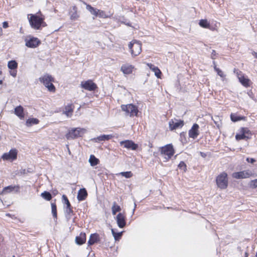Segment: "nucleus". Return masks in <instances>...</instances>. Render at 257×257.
Returning <instances> with one entry per match:
<instances>
[{
	"instance_id": "56",
	"label": "nucleus",
	"mask_w": 257,
	"mask_h": 257,
	"mask_svg": "<svg viewBox=\"0 0 257 257\" xmlns=\"http://www.w3.org/2000/svg\"><path fill=\"white\" fill-rule=\"evenodd\" d=\"M3 83V80H0V84H2Z\"/></svg>"
},
{
	"instance_id": "47",
	"label": "nucleus",
	"mask_w": 257,
	"mask_h": 257,
	"mask_svg": "<svg viewBox=\"0 0 257 257\" xmlns=\"http://www.w3.org/2000/svg\"><path fill=\"white\" fill-rule=\"evenodd\" d=\"M246 160L247 162L250 163L251 164H253L255 162V160L253 158H247Z\"/></svg>"
},
{
	"instance_id": "42",
	"label": "nucleus",
	"mask_w": 257,
	"mask_h": 257,
	"mask_svg": "<svg viewBox=\"0 0 257 257\" xmlns=\"http://www.w3.org/2000/svg\"><path fill=\"white\" fill-rule=\"evenodd\" d=\"M214 70L217 73V74L219 75L221 77H224L225 75L223 74V72L219 68H217L216 65H215L214 67Z\"/></svg>"
},
{
	"instance_id": "51",
	"label": "nucleus",
	"mask_w": 257,
	"mask_h": 257,
	"mask_svg": "<svg viewBox=\"0 0 257 257\" xmlns=\"http://www.w3.org/2000/svg\"><path fill=\"white\" fill-rule=\"evenodd\" d=\"M252 54L253 56H254V57H255V58H257V53H256V52H255L253 51V52H252Z\"/></svg>"
},
{
	"instance_id": "49",
	"label": "nucleus",
	"mask_w": 257,
	"mask_h": 257,
	"mask_svg": "<svg viewBox=\"0 0 257 257\" xmlns=\"http://www.w3.org/2000/svg\"><path fill=\"white\" fill-rule=\"evenodd\" d=\"M9 27V25L7 22H4L3 23V27L5 29Z\"/></svg>"
},
{
	"instance_id": "3",
	"label": "nucleus",
	"mask_w": 257,
	"mask_h": 257,
	"mask_svg": "<svg viewBox=\"0 0 257 257\" xmlns=\"http://www.w3.org/2000/svg\"><path fill=\"white\" fill-rule=\"evenodd\" d=\"M128 48L133 57L139 55L142 52V43L136 40H133L128 44Z\"/></svg>"
},
{
	"instance_id": "46",
	"label": "nucleus",
	"mask_w": 257,
	"mask_h": 257,
	"mask_svg": "<svg viewBox=\"0 0 257 257\" xmlns=\"http://www.w3.org/2000/svg\"><path fill=\"white\" fill-rule=\"evenodd\" d=\"M216 55V51L214 50H212L211 54V59L214 60L215 59V57Z\"/></svg>"
},
{
	"instance_id": "30",
	"label": "nucleus",
	"mask_w": 257,
	"mask_h": 257,
	"mask_svg": "<svg viewBox=\"0 0 257 257\" xmlns=\"http://www.w3.org/2000/svg\"><path fill=\"white\" fill-rule=\"evenodd\" d=\"M121 210L120 206L117 205L115 202L113 203V205L111 208L112 214L114 215L117 212Z\"/></svg>"
},
{
	"instance_id": "37",
	"label": "nucleus",
	"mask_w": 257,
	"mask_h": 257,
	"mask_svg": "<svg viewBox=\"0 0 257 257\" xmlns=\"http://www.w3.org/2000/svg\"><path fill=\"white\" fill-rule=\"evenodd\" d=\"M51 209H52V213L53 217L57 219V207L54 203H51Z\"/></svg>"
},
{
	"instance_id": "61",
	"label": "nucleus",
	"mask_w": 257,
	"mask_h": 257,
	"mask_svg": "<svg viewBox=\"0 0 257 257\" xmlns=\"http://www.w3.org/2000/svg\"><path fill=\"white\" fill-rule=\"evenodd\" d=\"M12 257H15V256L14 255V256H13Z\"/></svg>"
},
{
	"instance_id": "7",
	"label": "nucleus",
	"mask_w": 257,
	"mask_h": 257,
	"mask_svg": "<svg viewBox=\"0 0 257 257\" xmlns=\"http://www.w3.org/2000/svg\"><path fill=\"white\" fill-rule=\"evenodd\" d=\"M18 151L16 149H11L8 153H4L2 156V159L5 161L15 160L17 158Z\"/></svg>"
},
{
	"instance_id": "1",
	"label": "nucleus",
	"mask_w": 257,
	"mask_h": 257,
	"mask_svg": "<svg viewBox=\"0 0 257 257\" xmlns=\"http://www.w3.org/2000/svg\"><path fill=\"white\" fill-rule=\"evenodd\" d=\"M44 20V17H40L37 15L32 14L29 18V22L31 27L35 30H40L42 27L47 26V24Z\"/></svg>"
},
{
	"instance_id": "27",
	"label": "nucleus",
	"mask_w": 257,
	"mask_h": 257,
	"mask_svg": "<svg viewBox=\"0 0 257 257\" xmlns=\"http://www.w3.org/2000/svg\"><path fill=\"white\" fill-rule=\"evenodd\" d=\"M89 162L91 166H95L99 163V160L94 155H91L90 156Z\"/></svg>"
},
{
	"instance_id": "36",
	"label": "nucleus",
	"mask_w": 257,
	"mask_h": 257,
	"mask_svg": "<svg viewBox=\"0 0 257 257\" xmlns=\"http://www.w3.org/2000/svg\"><path fill=\"white\" fill-rule=\"evenodd\" d=\"M41 196L46 199V200L49 201L52 198V195L50 193L47 191H44L41 194Z\"/></svg>"
},
{
	"instance_id": "48",
	"label": "nucleus",
	"mask_w": 257,
	"mask_h": 257,
	"mask_svg": "<svg viewBox=\"0 0 257 257\" xmlns=\"http://www.w3.org/2000/svg\"><path fill=\"white\" fill-rule=\"evenodd\" d=\"M10 74L14 77H15L17 75V71L14 70V71H11Z\"/></svg>"
},
{
	"instance_id": "41",
	"label": "nucleus",
	"mask_w": 257,
	"mask_h": 257,
	"mask_svg": "<svg viewBox=\"0 0 257 257\" xmlns=\"http://www.w3.org/2000/svg\"><path fill=\"white\" fill-rule=\"evenodd\" d=\"M120 175L126 178H130L133 176V174L131 171L122 172L120 173Z\"/></svg>"
},
{
	"instance_id": "52",
	"label": "nucleus",
	"mask_w": 257,
	"mask_h": 257,
	"mask_svg": "<svg viewBox=\"0 0 257 257\" xmlns=\"http://www.w3.org/2000/svg\"><path fill=\"white\" fill-rule=\"evenodd\" d=\"M21 173L22 174H25L26 173V170L25 169L22 170V171H21Z\"/></svg>"
},
{
	"instance_id": "29",
	"label": "nucleus",
	"mask_w": 257,
	"mask_h": 257,
	"mask_svg": "<svg viewBox=\"0 0 257 257\" xmlns=\"http://www.w3.org/2000/svg\"><path fill=\"white\" fill-rule=\"evenodd\" d=\"M73 211L71 207H68L65 208V216L68 220H69L71 218V217L73 214Z\"/></svg>"
},
{
	"instance_id": "14",
	"label": "nucleus",
	"mask_w": 257,
	"mask_h": 257,
	"mask_svg": "<svg viewBox=\"0 0 257 257\" xmlns=\"http://www.w3.org/2000/svg\"><path fill=\"white\" fill-rule=\"evenodd\" d=\"M117 224L119 228H122L126 225L125 217L124 215L121 213H119L115 218Z\"/></svg>"
},
{
	"instance_id": "31",
	"label": "nucleus",
	"mask_w": 257,
	"mask_h": 257,
	"mask_svg": "<svg viewBox=\"0 0 257 257\" xmlns=\"http://www.w3.org/2000/svg\"><path fill=\"white\" fill-rule=\"evenodd\" d=\"M230 118L232 121L236 122L241 120H244L245 119V117L238 116L236 114L231 113L230 115Z\"/></svg>"
},
{
	"instance_id": "26",
	"label": "nucleus",
	"mask_w": 257,
	"mask_h": 257,
	"mask_svg": "<svg viewBox=\"0 0 257 257\" xmlns=\"http://www.w3.org/2000/svg\"><path fill=\"white\" fill-rule=\"evenodd\" d=\"M86 8L87 10H88L91 13V15L96 17L97 12H98V9L92 7L90 5H86Z\"/></svg>"
},
{
	"instance_id": "34",
	"label": "nucleus",
	"mask_w": 257,
	"mask_h": 257,
	"mask_svg": "<svg viewBox=\"0 0 257 257\" xmlns=\"http://www.w3.org/2000/svg\"><path fill=\"white\" fill-rule=\"evenodd\" d=\"M112 137V135H103L100 136L98 137L96 139L98 141H104L106 140H108L111 139Z\"/></svg>"
},
{
	"instance_id": "45",
	"label": "nucleus",
	"mask_w": 257,
	"mask_h": 257,
	"mask_svg": "<svg viewBox=\"0 0 257 257\" xmlns=\"http://www.w3.org/2000/svg\"><path fill=\"white\" fill-rule=\"evenodd\" d=\"M62 198L64 201V203L66 204V207H71V204L67 198V197H66V195H63L62 196Z\"/></svg>"
},
{
	"instance_id": "13",
	"label": "nucleus",
	"mask_w": 257,
	"mask_h": 257,
	"mask_svg": "<svg viewBox=\"0 0 257 257\" xmlns=\"http://www.w3.org/2000/svg\"><path fill=\"white\" fill-rule=\"evenodd\" d=\"M199 126L197 123H194L192 125L191 128L189 131V137L193 139H195L199 134Z\"/></svg>"
},
{
	"instance_id": "55",
	"label": "nucleus",
	"mask_w": 257,
	"mask_h": 257,
	"mask_svg": "<svg viewBox=\"0 0 257 257\" xmlns=\"http://www.w3.org/2000/svg\"><path fill=\"white\" fill-rule=\"evenodd\" d=\"M248 256V253L247 252H245V257H247Z\"/></svg>"
},
{
	"instance_id": "16",
	"label": "nucleus",
	"mask_w": 257,
	"mask_h": 257,
	"mask_svg": "<svg viewBox=\"0 0 257 257\" xmlns=\"http://www.w3.org/2000/svg\"><path fill=\"white\" fill-rule=\"evenodd\" d=\"M147 65L153 72H154L155 76L157 78H161L162 72L158 67L155 66L151 63H147Z\"/></svg>"
},
{
	"instance_id": "9",
	"label": "nucleus",
	"mask_w": 257,
	"mask_h": 257,
	"mask_svg": "<svg viewBox=\"0 0 257 257\" xmlns=\"http://www.w3.org/2000/svg\"><path fill=\"white\" fill-rule=\"evenodd\" d=\"M120 145L123 146L124 148L133 151L136 150L138 148V145L135 144L133 141L125 140L120 142Z\"/></svg>"
},
{
	"instance_id": "39",
	"label": "nucleus",
	"mask_w": 257,
	"mask_h": 257,
	"mask_svg": "<svg viewBox=\"0 0 257 257\" xmlns=\"http://www.w3.org/2000/svg\"><path fill=\"white\" fill-rule=\"evenodd\" d=\"M111 232L115 240H118L122 235V232H115L113 229H111Z\"/></svg>"
},
{
	"instance_id": "19",
	"label": "nucleus",
	"mask_w": 257,
	"mask_h": 257,
	"mask_svg": "<svg viewBox=\"0 0 257 257\" xmlns=\"http://www.w3.org/2000/svg\"><path fill=\"white\" fill-rule=\"evenodd\" d=\"M87 192L85 188L80 189L78 192L77 199L80 201L85 199L87 196Z\"/></svg>"
},
{
	"instance_id": "24",
	"label": "nucleus",
	"mask_w": 257,
	"mask_h": 257,
	"mask_svg": "<svg viewBox=\"0 0 257 257\" xmlns=\"http://www.w3.org/2000/svg\"><path fill=\"white\" fill-rule=\"evenodd\" d=\"M99 241V235L97 233L91 234L89 240L88 241V244L89 245H91L95 243L98 242Z\"/></svg>"
},
{
	"instance_id": "60",
	"label": "nucleus",
	"mask_w": 257,
	"mask_h": 257,
	"mask_svg": "<svg viewBox=\"0 0 257 257\" xmlns=\"http://www.w3.org/2000/svg\"><path fill=\"white\" fill-rule=\"evenodd\" d=\"M255 256L257 257V252H256Z\"/></svg>"
},
{
	"instance_id": "28",
	"label": "nucleus",
	"mask_w": 257,
	"mask_h": 257,
	"mask_svg": "<svg viewBox=\"0 0 257 257\" xmlns=\"http://www.w3.org/2000/svg\"><path fill=\"white\" fill-rule=\"evenodd\" d=\"M199 25L202 28L210 29V25L206 19H202L200 20Z\"/></svg>"
},
{
	"instance_id": "8",
	"label": "nucleus",
	"mask_w": 257,
	"mask_h": 257,
	"mask_svg": "<svg viewBox=\"0 0 257 257\" xmlns=\"http://www.w3.org/2000/svg\"><path fill=\"white\" fill-rule=\"evenodd\" d=\"M81 87L88 91H94L97 88V85L91 80L83 81L81 82Z\"/></svg>"
},
{
	"instance_id": "2",
	"label": "nucleus",
	"mask_w": 257,
	"mask_h": 257,
	"mask_svg": "<svg viewBox=\"0 0 257 257\" xmlns=\"http://www.w3.org/2000/svg\"><path fill=\"white\" fill-rule=\"evenodd\" d=\"M175 153L172 145H167L161 149V155L165 162L169 161Z\"/></svg>"
},
{
	"instance_id": "12",
	"label": "nucleus",
	"mask_w": 257,
	"mask_h": 257,
	"mask_svg": "<svg viewBox=\"0 0 257 257\" xmlns=\"http://www.w3.org/2000/svg\"><path fill=\"white\" fill-rule=\"evenodd\" d=\"M184 121L175 119H172L169 122L170 130L173 131L178 128H181L184 125Z\"/></svg>"
},
{
	"instance_id": "44",
	"label": "nucleus",
	"mask_w": 257,
	"mask_h": 257,
	"mask_svg": "<svg viewBox=\"0 0 257 257\" xmlns=\"http://www.w3.org/2000/svg\"><path fill=\"white\" fill-rule=\"evenodd\" d=\"M249 186L252 188H255L257 187V179L251 180L250 182Z\"/></svg>"
},
{
	"instance_id": "58",
	"label": "nucleus",
	"mask_w": 257,
	"mask_h": 257,
	"mask_svg": "<svg viewBox=\"0 0 257 257\" xmlns=\"http://www.w3.org/2000/svg\"><path fill=\"white\" fill-rule=\"evenodd\" d=\"M6 215L7 216H10V214H7Z\"/></svg>"
},
{
	"instance_id": "54",
	"label": "nucleus",
	"mask_w": 257,
	"mask_h": 257,
	"mask_svg": "<svg viewBox=\"0 0 257 257\" xmlns=\"http://www.w3.org/2000/svg\"><path fill=\"white\" fill-rule=\"evenodd\" d=\"M136 207V203H135V207H134V210H133V212H134V211L135 210Z\"/></svg>"
},
{
	"instance_id": "33",
	"label": "nucleus",
	"mask_w": 257,
	"mask_h": 257,
	"mask_svg": "<svg viewBox=\"0 0 257 257\" xmlns=\"http://www.w3.org/2000/svg\"><path fill=\"white\" fill-rule=\"evenodd\" d=\"M39 120L37 118H29L26 121L27 126H31L32 124H36L39 123Z\"/></svg>"
},
{
	"instance_id": "35",
	"label": "nucleus",
	"mask_w": 257,
	"mask_h": 257,
	"mask_svg": "<svg viewBox=\"0 0 257 257\" xmlns=\"http://www.w3.org/2000/svg\"><path fill=\"white\" fill-rule=\"evenodd\" d=\"M96 17H98L99 18H104V19L108 18L110 17V16L107 15L104 11L100 10H98V12H97Z\"/></svg>"
},
{
	"instance_id": "11",
	"label": "nucleus",
	"mask_w": 257,
	"mask_h": 257,
	"mask_svg": "<svg viewBox=\"0 0 257 257\" xmlns=\"http://www.w3.org/2000/svg\"><path fill=\"white\" fill-rule=\"evenodd\" d=\"M82 128L78 127L72 128L65 136L67 140L74 139L80 136V133Z\"/></svg>"
},
{
	"instance_id": "40",
	"label": "nucleus",
	"mask_w": 257,
	"mask_h": 257,
	"mask_svg": "<svg viewBox=\"0 0 257 257\" xmlns=\"http://www.w3.org/2000/svg\"><path fill=\"white\" fill-rule=\"evenodd\" d=\"M240 133H242L244 134L245 136H248L249 137V139L251 138V134L250 131L248 130V128L246 127H242L241 128Z\"/></svg>"
},
{
	"instance_id": "4",
	"label": "nucleus",
	"mask_w": 257,
	"mask_h": 257,
	"mask_svg": "<svg viewBox=\"0 0 257 257\" xmlns=\"http://www.w3.org/2000/svg\"><path fill=\"white\" fill-rule=\"evenodd\" d=\"M40 81L48 88L49 91L54 92L55 87L52 82L54 81V78L50 75L46 74L39 78Z\"/></svg>"
},
{
	"instance_id": "22",
	"label": "nucleus",
	"mask_w": 257,
	"mask_h": 257,
	"mask_svg": "<svg viewBox=\"0 0 257 257\" xmlns=\"http://www.w3.org/2000/svg\"><path fill=\"white\" fill-rule=\"evenodd\" d=\"M86 241V234L85 233L81 232L79 236L75 238V242L77 244L81 245Z\"/></svg>"
},
{
	"instance_id": "17",
	"label": "nucleus",
	"mask_w": 257,
	"mask_h": 257,
	"mask_svg": "<svg viewBox=\"0 0 257 257\" xmlns=\"http://www.w3.org/2000/svg\"><path fill=\"white\" fill-rule=\"evenodd\" d=\"M20 189V186L19 185L17 186H8L7 187H5L3 190V193H11L13 191H15L16 192H19Z\"/></svg>"
},
{
	"instance_id": "20",
	"label": "nucleus",
	"mask_w": 257,
	"mask_h": 257,
	"mask_svg": "<svg viewBox=\"0 0 257 257\" xmlns=\"http://www.w3.org/2000/svg\"><path fill=\"white\" fill-rule=\"evenodd\" d=\"M14 112L15 114L21 119H22L24 118L25 115L24 112V108L21 105L17 106L15 108Z\"/></svg>"
},
{
	"instance_id": "15",
	"label": "nucleus",
	"mask_w": 257,
	"mask_h": 257,
	"mask_svg": "<svg viewBox=\"0 0 257 257\" xmlns=\"http://www.w3.org/2000/svg\"><path fill=\"white\" fill-rule=\"evenodd\" d=\"M40 44V41L37 38L32 37L26 40V46L29 48H36Z\"/></svg>"
},
{
	"instance_id": "50",
	"label": "nucleus",
	"mask_w": 257,
	"mask_h": 257,
	"mask_svg": "<svg viewBox=\"0 0 257 257\" xmlns=\"http://www.w3.org/2000/svg\"><path fill=\"white\" fill-rule=\"evenodd\" d=\"M247 94L251 98L253 99V94L251 92H248Z\"/></svg>"
},
{
	"instance_id": "57",
	"label": "nucleus",
	"mask_w": 257,
	"mask_h": 257,
	"mask_svg": "<svg viewBox=\"0 0 257 257\" xmlns=\"http://www.w3.org/2000/svg\"><path fill=\"white\" fill-rule=\"evenodd\" d=\"M200 153H201V156H203V157H204V155H203V153L201 152Z\"/></svg>"
},
{
	"instance_id": "25",
	"label": "nucleus",
	"mask_w": 257,
	"mask_h": 257,
	"mask_svg": "<svg viewBox=\"0 0 257 257\" xmlns=\"http://www.w3.org/2000/svg\"><path fill=\"white\" fill-rule=\"evenodd\" d=\"M238 78L241 84L245 87L249 86L250 80L243 75L238 76Z\"/></svg>"
},
{
	"instance_id": "59",
	"label": "nucleus",
	"mask_w": 257,
	"mask_h": 257,
	"mask_svg": "<svg viewBox=\"0 0 257 257\" xmlns=\"http://www.w3.org/2000/svg\"><path fill=\"white\" fill-rule=\"evenodd\" d=\"M213 64H214V65L215 64V61H213Z\"/></svg>"
},
{
	"instance_id": "53",
	"label": "nucleus",
	"mask_w": 257,
	"mask_h": 257,
	"mask_svg": "<svg viewBox=\"0 0 257 257\" xmlns=\"http://www.w3.org/2000/svg\"><path fill=\"white\" fill-rule=\"evenodd\" d=\"M3 34V29L2 28H0V36Z\"/></svg>"
},
{
	"instance_id": "32",
	"label": "nucleus",
	"mask_w": 257,
	"mask_h": 257,
	"mask_svg": "<svg viewBox=\"0 0 257 257\" xmlns=\"http://www.w3.org/2000/svg\"><path fill=\"white\" fill-rule=\"evenodd\" d=\"M8 67L11 70L16 69L18 67V63L15 60L10 61L8 63Z\"/></svg>"
},
{
	"instance_id": "38",
	"label": "nucleus",
	"mask_w": 257,
	"mask_h": 257,
	"mask_svg": "<svg viewBox=\"0 0 257 257\" xmlns=\"http://www.w3.org/2000/svg\"><path fill=\"white\" fill-rule=\"evenodd\" d=\"M235 139L236 140H240L242 139H249V137L248 136H245L242 133H240V134H236L235 136Z\"/></svg>"
},
{
	"instance_id": "10",
	"label": "nucleus",
	"mask_w": 257,
	"mask_h": 257,
	"mask_svg": "<svg viewBox=\"0 0 257 257\" xmlns=\"http://www.w3.org/2000/svg\"><path fill=\"white\" fill-rule=\"evenodd\" d=\"M252 175L251 171L244 170L238 172H234L232 174V177L235 179H244L249 178Z\"/></svg>"
},
{
	"instance_id": "23",
	"label": "nucleus",
	"mask_w": 257,
	"mask_h": 257,
	"mask_svg": "<svg viewBox=\"0 0 257 257\" xmlns=\"http://www.w3.org/2000/svg\"><path fill=\"white\" fill-rule=\"evenodd\" d=\"M74 106L72 104H69L65 107V110L63 113L65 114L67 117H71L73 111Z\"/></svg>"
},
{
	"instance_id": "18",
	"label": "nucleus",
	"mask_w": 257,
	"mask_h": 257,
	"mask_svg": "<svg viewBox=\"0 0 257 257\" xmlns=\"http://www.w3.org/2000/svg\"><path fill=\"white\" fill-rule=\"evenodd\" d=\"M70 19L72 21H75L79 17L77 13V8L76 6H73L69 12Z\"/></svg>"
},
{
	"instance_id": "6",
	"label": "nucleus",
	"mask_w": 257,
	"mask_h": 257,
	"mask_svg": "<svg viewBox=\"0 0 257 257\" xmlns=\"http://www.w3.org/2000/svg\"><path fill=\"white\" fill-rule=\"evenodd\" d=\"M216 183L217 187L221 189H225L228 186L227 174L222 172L216 178Z\"/></svg>"
},
{
	"instance_id": "43",
	"label": "nucleus",
	"mask_w": 257,
	"mask_h": 257,
	"mask_svg": "<svg viewBox=\"0 0 257 257\" xmlns=\"http://www.w3.org/2000/svg\"><path fill=\"white\" fill-rule=\"evenodd\" d=\"M178 168L180 169L183 170L184 172L186 171V165L185 163L184 162H183V161H181L179 164Z\"/></svg>"
},
{
	"instance_id": "5",
	"label": "nucleus",
	"mask_w": 257,
	"mask_h": 257,
	"mask_svg": "<svg viewBox=\"0 0 257 257\" xmlns=\"http://www.w3.org/2000/svg\"><path fill=\"white\" fill-rule=\"evenodd\" d=\"M121 108L122 111L125 112L126 115H129L131 117L137 116L138 113V107L133 104L121 105Z\"/></svg>"
},
{
	"instance_id": "21",
	"label": "nucleus",
	"mask_w": 257,
	"mask_h": 257,
	"mask_svg": "<svg viewBox=\"0 0 257 257\" xmlns=\"http://www.w3.org/2000/svg\"><path fill=\"white\" fill-rule=\"evenodd\" d=\"M133 68L134 67L132 65L126 64L121 67V70L124 74H129L132 72Z\"/></svg>"
}]
</instances>
